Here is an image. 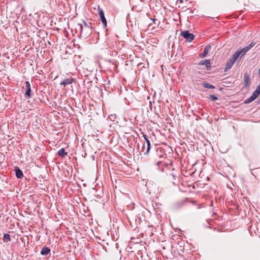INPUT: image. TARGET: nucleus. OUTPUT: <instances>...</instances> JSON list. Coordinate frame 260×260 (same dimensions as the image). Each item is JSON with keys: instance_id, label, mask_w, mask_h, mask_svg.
Listing matches in <instances>:
<instances>
[{"instance_id": "13", "label": "nucleus", "mask_w": 260, "mask_h": 260, "mask_svg": "<svg viewBox=\"0 0 260 260\" xmlns=\"http://www.w3.org/2000/svg\"><path fill=\"white\" fill-rule=\"evenodd\" d=\"M211 46L210 45H206L204 48V50L202 53L199 54V56L201 58L205 57L208 53L209 50L211 49Z\"/></svg>"}, {"instance_id": "14", "label": "nucleus", "mask_w": 260, "mask_h": 260, "mask_svg": "<svg viewBox=\"0 0 260 260\" xmlns=\"http://www.w3.org/2000/svg\"><path fill=\"white\" fill-rule=\"evenodd\" d=\"M15 175L17 178H22L23 176V172L22 170L18 167H16L15 168Z\"/></svg>"}, {"instance_id": "20", "label": "nucleus", "mask_w": 260, "mask_h": 260, "mask_svg": "<svg viewBox=\"0 0 260 260\" xmlns=\"http://www.w3.org/2000/svg\"><path fill=\"white\" fill-rule=\"evenodd\" d=\"M57 153H58V155L61 157H64L65 155H67V152H65L64 148L60 149L58 151Z\"/></svg>"}, {"instance_id": "6", "label": "nucleus", "mask_w": 260, "mask_h": 260, "mask_svg": "<svg viewBox=\"0 0 260 260\" xmlns=\"http://www.w3.org/2000/svg\"><path fill=\"white\" fill-rule=\"evenodd\" d=\"M255 43L253 42L251 43L248 46L244 47L241 50H238L236 51L237 53L239 54V56H240V58L245 55V54L249 51L252 47L255 45Z\"/></svg>"}, {"instance_id": "10", "label": "nucleus", "mask_w": 260, "mask_h": 260, "mask_svg": "<svg viewBox=\"0 0 260 260\" xmlns=\"http://www.w3.org/2000/svg\"><path fill=\"white\" fill-rule=\"evenodd\" d=\"M243 82L244 87L246 88H249L251 82L250 75L247 73H245L244 75Z\"/></svg>"}, {"instance_id": "16", "label": "nucleus", "mask_w": 260, "mask_h": 260, "mask_svg": "<svg viewBox=\"0 0 260 260\" xmlns=\"http://www.w3.org/2000/svg\"><path fill=\"white\" fill-rule=\"evenodd\" d=\"M260 93V83L257 86L255 90L253 92L252 94L251 95L252 97L255 100Z\"/></svg>"}, {"instance_id": "28", "label": "nucleus", "mask_w": 260, "mask_h": 260, "mask_svg": "<svg viewBox=\"0 0 260 260\" xmlns=\"http://www.w3.org/2000/svg\"><path fill=\"white\" fill-rule=\"evenodd\" d=\"M79 26H80V28L81 29V31H82V29H83V26L81 24H79Z\"/></svg>"}, {"instance_id": "15", "label": "nucleus", "mask_w": 260, "mask_h": 260, "mask_svg": "<svg viewBox=\"0 0 260 260\" xmlns=\"http://www.w3.org/2000/svg\"><path fill=\"white\" fill-rule=\"evenodd\" d=\"M143 137L147 143V149H146V152H145L144 154L148 155L149 151L150 149V146H151L150 142L148 140V139L147 138V136L145 135H143Z\"/></svg>"}, {"instance_id": "8", "label": "nucleus", "mask_w": 260, "mask_h": 260, "mask_svg": "<svg viewBox=\"0 0 260 260\" xmlns=\"http://www.w3.org/2000/svg\"><path fill=\"white\" fill-rule=\"evenodd\" d=\"M24 84L25 85V96L27 98H30L32 97V94L31 93V86L30 84L29 81H25L24 83Z\"/></svg>"}, {"instance_id": "29", "label": "nucleus", "mask_w": 260, "mask_h": 260, "mask_svg": "<svg viewBox=\"0 0 260 260\" xmlns=\"http://www.w3.org/2000/svg\"><path fill=\"white\" fill-rule=\"evenodd\" d=\"M144 148H145V145L144 144H143V148L141 150V151H144Z\"/></svg>"}, {"instance_id": "26", "label": "nucleus", "mask_w": 260, "mask_h": 260, "mask_svg": "<svg viewBox=\"0 0 260 260\" xmlns=\"http://www.w3.org/2000/svg\"><path fill=\"white\" fill-rule=\"evenodd\" d=\"M172 179L174 180L175 179V176L173 174H170V179L171 180Z\"/></svg>"}, {"instance_id": "12", "label": "nucleus", "mask_w": 260, "mask_h": 260, "mask_svg": "<svg viewBox=\"0 0 260 260\" xmlns=\"http://www.w3.org/2000/svg\"><path fill=\"white\" fill-rule=\"evenodd\" d=\"M75 79L73 78H66L64 79L61 83L60 85H62L65 87L67 85L71 84L75 82Z\"/></svg>"}, {"instance_id": "3", "label": "nucleus", "mask_w": 260, "mask_h": 260, "mask_svg": "<svg viewBox=\"0 0 260 260\" xmlns=\"http://www.w3.org/2000/svg\"><path fill=\"white\" fill-rule=\"evenodd\" d=\"M255 43L253 42L251 43L248 46L244 47L241 50H238L236 51L237 53L239 54V56H240V58L245 55V54L249 51L252 47L255 45Z\"/></svg>"}, {"instance_id": "27", "label": "nucleus", "mask_w": 260, "mask_h": 260, "mask_svg": "<svg viewBox=\"0 0 260 260\" xmlns=\"http://www.w3.org/2000/svg\"><path fill=\"white\" fill-rule=\"evenodd\" d=\"M151 20L152 22H153L154 23H155V21H157V20L156 19H154V18L151 19Z\"/></svg>"}, {"instance_id": "19", "label": "nucleus", "mask_w": 260, "mask_h": 260, "mask_svg": "<svg viewBox=\"0 0 260 260\" xmlns=\"http://www.w3.org/2000/svg\"><path fill=\"white\" fill-rule=\"evenodd\" d=\"M202 86L204 88H208V89H214L215 87L214 85L209 84L208 82H203L201 84Z\"/></svg>"}, {"instance_id": "17", "label": "nucleus", "mask_w": 260, "mask_h": 260, "mask_svg": "<svg viewBox=\"0 0 260 260\" xmlns=\"http://www.w3.org/2000/svg\"><path fill=\"white\" fill-rule=\"evenodd\" d=\"M234 62H235L230 59L226 63L224 71H228L229 70H230L233 66Z\"/></svg>"}, {"instance_id": "23", "label": "nucleus", "mask_w": 260, "mask_h": 260, "mask_svg": "<svg viewBox=\"0 0 260 260\" xmlns=\"http://www.w3.org/2000/svg\"><path fill=\"white\" fill-rule=\"evenodd\" d=\"M254 100V98L253 97H252L251 96H250L249 98H248L245 100L244 103L245 104H249L251 102H252V101H253Z\"/></svg>"}, {"instance_id": "30", "label": "nucleus", "mask_w": 260, "mask_h": 260, "mask_svg": "<svg viewBox=\"0 0 260 260\" xmlns=\"http://www.w3.org/2000/svg\"><path fill=\"white\" fill-rule=\"evenodd\" d=\"M257 102L258 103H260V98L258 100Z\"/></svg>"}, {"instance_id": "21", "label": "nucleus", "mask_w": 260, "mask_h": 260, "mask_svg": "<svg viewBox=\"0 0 260 260\" xmlns=\"http://www.w3.org/2000/svg\"><path fill=\"white\" fill-rule=\"evenodd\" d=\"M11 240L9 234H5L3 237V241L5 242H10Z\"/></svg>"}, {"instance_id": "7", "label": "nucleus", "mask_w": 260, "mask_h": 260, "mask_svg": "<svg viewBox=\"0 0 260 260\" xmlns=\"http://www.w3.org/2000/svg\"><path fill=\"white\" fill-rule=\"evenodd\" d=\"M181 36L186 40V41H188L189 42H191L194 37L192 34L189 33L187 30L181 32Z\"/></svg>"}, {"instance_id": "24", "label": "nucleus", "mask_w": 260, "mask_h": 260, "mask_svg": "<svg viewBox=\"0 0 260 260\" xmlns=\"http://www.w3.org/2000/svg\"><path fill=\"white\" fill-rule=\"evenodd\" d=\"M209 99L212 101H215L218 100V98L213 94L209 95Z\"/></svg>"}, {"instance_id": "22", "label": "nucleus", "mask_w": 260, "mask_h": 260, "mask_svg": "<svg viewBox=\"0 0 260 260\" xmlns=\"http://www.w3.org/2000/svg\"><path fill=\"white\" fill-rule=\"evenodd\" d=\"M239 57V54L238 53H237V52L236 51L234 54L233 55H232V56L231 57V58H230L232 60H233L234 62H235V61L237 59H238V58Z\"/></svg>"}, {"instance_id": "9", "label": "nucleus", "mask_w": 260, "mask_h": 260, "mask_svg": "<svg viewBox=\"0 0 260 260\" xmlns=\"http://www.w3.org/2000/svg\"><path fill=\"white\" fill-rule=\"evenodd\" d=\"M98 10L99 11V14L101 18V21L104 27H106L107 25L106 19L105 17V14L104 11L100 8L99 7H98Z\"/></svg>"}, {"instance_id": "2", "label": "nucleus", "mask_w": 260, "mask_h": 260, "mask_svg": "<svg viewBox=\"0 0 260 260\" xmlns=\"http://www.w3.org/2000/svg\"><path fill=\"white\" fill-rule=\"evenodd\" d=\"M255 43L253 42L251 43L248 46L244 47L241 50H238L236 51L237 53L239 54V56H240V58L245 55V54L249 51L252 47L255 45Z\"/></svg>"}, {"instance_id": "25", "label": "nucleus", "mask_w": 260, "mask_h": 260, "mask_svg": "<svg viewBox=\"0 0 260 260\" xmlns=\"http://www.w3.org/2000/svg\"><path fill=\"white\" fill-rule=\"evenodd\" d=\"M83 24H84V25L88 28H91V26H90L88 25V24L85 21H83Z\"/></svg>"}, {"instance_id": "31", "label": "nucleus", "mask_w": 260, "mask_h": 260, "mask_svg": "<svg viewBox=\"0 0 260 260\" xmlns=\"http://www.w3.org/2000/svg\"><path fill=\"white\" fill-rule=\"evenodd\" d=\"M258 73H259V74H260V68H259V70H258Z\"/></svg>"}, {"instance_id": "11", "label": "nucleus", "mask_w": 260, "mask_h": 260, "mask_svg": "<svg viewBox=\"0 0 260 260\" xmlns=\"http://www.w3.org/2000/svg\"><path fill=\"white\" fill-rule=\"evenodd\" d=\"M199 65H205L207 70H210L211 68L210 60L209 59H205L201 60Z\"/></svg>"}, {"instance_id": "1", "label": "nucleus", "mask_w": 260, "mask_h": 260, "mask_svg": "<svg viewBox=\"0 0 260 260\" xmlns=\"http://www.w3.org/2000/svg\"><path fill=\"white\" fill-rule=\"evenodd\" d=\"M255 43L253 42L251 43L248 46L244 47L241 50H238L236 51L237 53L239 54V56H240V58L245 55V54L249 51L252 47L255 45Z\"/></svg>"}, {"instance_id": "4", "label": "nucleus", "mask_w": 260, "mask_h": 260, "mask_svg": "<svg viewBox=\"0 0 260 260\" xmlns=\"http://www.w3.org/2000/svg\"><path fill=\"white\" fill-rule=\"evenodd\" d=\"M255 43L253 42L251 43L248 46L244 47L241 50H238L236 51L237 53L239 54V56H240V58L245 55V54L249 51L252 47L255 45Z\"/></svg>"}, {"instance_id": "18", "label": "nucleus", "mask_w": 260, "mask_h": 260, "mask_svg": "<svg viewBox=\"0 0 260 260\" xmlns=\"http://www.w3.org/2000/svg\"><path fill=\"white\" fill-rule=\"evenodd\" d=\"M50 252V249L47 247H44L41 251V254L43 255H47Z\"/></svg>"}, {"instance_id": "5", "label": "nucleus", "mask_w": 260, "mask_h": 260, "mask_svg": "<svg viewBox=\"0 0 260 260\" xmlns=\"http://www.w3.org/2000/svg\"><path fill=\"white\" fill-rule=\"evenodd\" d=\"M255 43L253 42L251 43L248 46L244 47L241 50H238L236 51L237 53L239 54V56H240V58L245 55V54L249 51L252 47L255 45Z\"/></svg>"}]
</instances>
